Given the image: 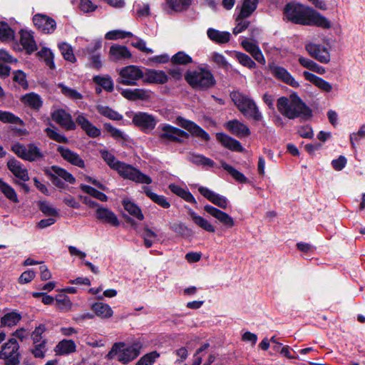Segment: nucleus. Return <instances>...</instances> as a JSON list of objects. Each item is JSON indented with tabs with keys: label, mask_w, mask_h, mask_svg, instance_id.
Wrapping results in <instances>:
<instances>
[{
	"label": "nucleus",
	"mask_w": 365,
	"mask_h": 365,
	"mask_svg": "<svg viewBox=\"0 0 365 365\" xmlns=\"http://www.w3.org/2000/svg\"><path fill=\"white\" fill-rule=\"evenodd\" d=\"M58 48L64 59L73 63L76 61L72 46L66 42L58 43Z\"/></svg>",
	"instance_id": "46"
},
{
	"label": "nucleus",
	"mask_w": 365,
	"mask_h": 365,
	"mask_svg": "<svg viewBox=\"0 0 365 365\" xmlns=\"http://www.w3.org/2000/svg\"><path fill=\"white\" fill-rule=\"evenodd\" d=\"M45 131L51 139L58 143H66L68 141L65 135L58 133L55 129L47 128Z\"/></svg>",
	"instance_id": "62"
},
{
	"label": "nucleus",
	"mask_w": 365,
	"mask_h": 365,
	"mask_svg": "<svg viewBox=\"0 0 365 365\" xmlns=\"http://www.w3.org/2000/svg\"><path fill=\"white\" fill-rule=\"evenodd\" d=\"M105 129L110 134V135L115 140H125L126 135L124 134L120 130L113 127L110 123L104 124Z\"/></svg>",
	"instance_id": "59"
},
{
	"label": "nucleus",
	"mask_w": 365,
	"mask_h": 365,
	"mask_svg": "<svg viewBox=\"0 0 365 365\" xmlns=\"http://www.w3.org/2000/svg\"><path fill=\"white\" fill-rule=\"evenodd\" d=\"M365 138V125H363L360 127L357 133L350 134V143L352 148H356V142Z\"/></svg>",
	"instance_id": "61"
},
{
	"label": "nucleus",
	"mask_w": 365,
	"mask_h": 365,
	"mask_svg": "<svg viewBox=\"0 0 365 365\" xmlns=\"http://www.w3.org/2000/svg\"><path fill=\"white\" fill-rule=\"evenodd\" d=\"M303 76L304 77V78L307 81L313 83L316 87H317L322 92L330 93L333 90V86L329 82L324 80L323 78H322L309 71H304Z\"/></svg>",
	"instance_id": "26"
},
{
	"label": "nucleus",
	"mask_w": 365,
	"mask_h": 365,
	"mask_svg": "<svg viewBox=\"0 0 365 365\" xmlns=\"http://www.w3.org/2000/svg\"><path fill=\"white\" fill-rule=\"evenodd\" d=\"M23 103L33 109H39L43 103L41 98L38 94L30 93L22 97Z\"/></svg>",
	"instance_id": "38"
},
{
	"label": "nucleus",
	"mask_w": 365,
	"mask_h": 365,
	"mask_svg": "<svg viewBox=\"0 0 365 365\" xmlns=\"http://www.w3.org/2000/svg\"><path fill=\"white\" fill-rule=\"evenodd\" d=\"M20 36L21 44L28 53H31L37 50V46L32 33L28 31H21Z\"/></svg>",
	"instance_id": "31"
},
{
	"label": "nucleus",
	"mask_w": 365,
	"mask_h": 365,
	"mask_svg": "<svg viewBox=\"0 0 365 365\" xmlns=\"http://www.w3.org/2000/svg\"><path fill=\"white\" fill-rule=\"evenodd\" d=\"M58 87L61 88L62 93L71 99L80 100L83 98V96L79 92L72 88L62 83H60Z\"/></svg>",
	"instance_id": "54"
},
{
	"label": "nucleus",
	"mask_w": 365,
	"mask_h": 365,
	"mask_svg": "<svg viewBox=\"0 0 365 365\" xmlns=\"http://www.w3.org/2000/svg\"><path fill=\"white\" fill-rule=\"evenodd\" d=\"M133 122L136 126L146 131L153 130L155 127L158 120L153 115L138 112L134 115Z\"/></svg>",
	"instance_id": "15"
},
{
	"label": "nucleus",
	"mask_w": 365,
	"mask_h": 365,
	"mask_svg": "<svg viewBox=\"0 0 365 365\" xmlns=\"http://www.w3.org/2000/svg\"><path fill=\"white\" fill-rule=\"evenodd\" d=\"M160 356L159 352L153 351L141 356L135 365H153Z\"/></svg>",
	"instance_id": "47"
},
{
	"label": "nucleus",
	"mask_w": 365,
	"mask_h": 365,
	"mask_svg": "<svg viewBox=\"0 0 365 365\" xmlns=\"http://www.w3.org/2000/svg\"><path fill=\"white\" fill-rule=\"evenodd\" d=\"M169 6L175 11L186 9L191 4V0H167Z\"/></svg>",
	"instance_id": "56"
},
{
	"label": "nucleus",
	"mask_w": 365,
	"mask_h": 365,
	"mask_svg": "<svg viewBox=\"0 0 365 365\" xmlns=\"http://www.w3.org/2000/svg\"><path fill=\"white\" fill-rule=\"evenodd\" d=\"M143 191L145 194L152 200L155 203L158 204L163 208H168L170 206V202L168 201L166 197L163 195H159L153 192L150 187L145 186L143 187Z\"/></svg>",
	"instance_id": "37"
},
{
	"label": "nucleus",
	"mask_w": 365,
	"mask_h": 365,
	"mask_svg": "<svg viewBox=\"0 0 365 365\" xmlns=\"http://www.w3.org/2000/svg\"><path fill=\"white\" fill-rule=\"evenodd\" d=\"M207 35L210 40L218 44L227 43L231 36L228 31H221L212 28L207 29Z\"/></svg>",
	"instance_id": "32"
},
{
	"label": "nucleus",
	"mask_w": 365,
	"mask_h": 365,
	"mask_svg": "<svg viewBox=\"0 0 365 365\" xmlns=\"http://www.w3.org/2000/svg\"><path fill=\"white\" fill-rule=\"evenodd\" d=\"M187 82L196 90H206L215 83L212 73L207 69L198 68L186 73Z\"/></svg>",
	"instance_id": "5"
},
{
	"label": "nucleus",
	"mask_w": 365,
	"mask_h": 365,
	"mask_svg": "<svg viewBox=\"0 0 365 365\" xmlns=\"http://www.w3.org/2000/svg\"><path fill=\"white\" fill-rule=\"evenodd\" d=\"M0 192L11 202H19L17 194L14 189L1 179H0Z\"/></svg>",
	"instance_id": "41"
},
{
	"label": "nucleus",
	"mask_w": 365,
	"mask_h": 365,
	"mask_svg": "<svg viewBox=\"0 0 365 365\" xmlns=\"http://www.w3.org/2000/svg\"><path fill=\"white\" fill-rule=\"evenodd\" d=\"M271 73L277 79L291 86L294 88H298L299 83L294 78L291 73L284 67L277 66L274 63L269 65Z\"/></svg>",
	"instance_id": "16"
},
{
	"label": "nucleus",
	"mask_w": 365,
	"mask_h": 365,
	"mask_svg": "<svg viewBox=\"0 0 365 365\" xmlns=\"http://www.w3.org/2000/svg\"><path fill=\"white\" fill-rule=\"evenodd\" d=\"M278 111L289 119H294L306 113L307 107L296 94L287 97H280L277 100Z\"/></svg>",
	"instance_id": "3"
},
{
	"label": "nucleus",
	"mask_w": 365,
	"mask_h": 365,
	"mask_svg": "<svg viewBox=\"0 0 365 365\" xmlns=\"http://www.w3.org/2000/svg\"><path fill=\"white\" fill-rule=\"evenodd\" d=\"M216 137L224 147L232 151L241 152L243 150L240 143L227 135L220 133H217Z\"/></svg>",
	"instance_id": "30"
},
{
	"label": "nucleus",
	"mask_w": 365,
	"mask_h": 365,
	"mask_svg": "<svg viewBox=\"0 0 365 365\" xmlns=\"http://www.w3.org/2000/svg\"><path fill=\"white\" fill-rule=\"evenodd\" d=\"M170 229L177 235L182 237H188L192 235V231L182 222L170 224Z\"/></svg>",
	"instance_id": "43"
},
{
	"label": "nucleus",
	"mask_w": 365,
	"mask_h": 365,
	"mask_svg": "<svg viewBox=\"0 0 365 365\" xmlns=\"http://www.w3.org/2000/svg\"><path fill=\"white\" fill-rule=\"evenodd\" d=\"M284 14L289 21L295 24L316 26L322 29L331 27V23L325 16L302 4H288L284 8Z\"/></svg>",
	"instance_id": "1"
},
{
	"label": "nucleus",
	"mask_w": 365,
	"mask_h": 365,
	"mask_svg": "<svg viewBox=\"0 0 365 365\" xmlns=\"http://www.w3.org/2000/svg\"><path fill=\"white\" fill-rule=\"evenodd\" d=\"M12 150L19 158L29 162L37 161L44 158V154L34 143L23 145L17 143L12 145Z\"/></svg>",
	"instance_id": "7"
},
{
	"label": "nucleus",
	"mask_w": 365,
	"mask_h": 365,
	"mask_svg": "<svg viewBox=\"0 0 365 365\" xmlns=\"http://www.w3.org/2000/svg\"><path fill=\"white\" fill-rule=\"evenodd\" d=\"M76 350V343L73 340L63 339L56 345L55 351L58 355H68Z\"/></svg>",
	"instance_id": "35"
},
{
	"label": "nucleus",
	"mask_w": 365,
	"mask_h": 365,
	"mask_svg": "<svg viewBox=\"0 0 365 365\" xmlns=\"http://www.w3.org/2000/svg\"><path fill=\"white\" fill-rule=\"evenodd\" d=\"M38 56L45 61L50 68L53 69L54 68L53 54L49 48H43L38 51Z\"/></svg>",
	"instance_id": "53"
},
{
	"label": "nucleus",
	"mask_w": 365,
	"mask_h": 365,
	"mask_svg": "<svg viewBox=\"0 0 365 365\" xmlns=\"http://www.w3.org/2000/svg\"><path fill=\"white\" fill-rule=\"evenodd\" d=\"M158 137L165 141L180 142L181 138H187V133L169 124L163 123L158 128Z\"/></svg>",
	"instance_id": "10"
},
{
	"label": "nucleus",
	"mask_w": 365,
	"mask_h": 365,
	"mask_svg": "<svg viewBox=\"0 0 365 365\" xmlns=\"http://www.w3.org/2000/svg\"><path fill=\"white\" fill-rule=\"evenodd\" d=\"M19 346L15 339H11L5 343L0 351V359L6 365H16L19 362Z\"/></svg>",
	"instance_id": "9"
},
{
	"label": "nucleus",
	"mask_w": 365,
	"mask_h": 365,
	"mask_svg": "<svg viewBox=\"0 0 365 365\" xmlns=\"http://www.w3.org/2000/svg\"><path fill=\"white\" fill-rule=\"evenodd\" d=\"M225 128L238 138L248 136L250 134L249 128L237 120H232L226 123Z\"/></svg>",
	"instance_id": "27"
},
{
	"label": "nucleus",
	"mask_w": 365,
	"mask_h": 365,
	"mask_svg": "<svg viewBox=\"0 0 365 365\" xmlns=\"http://www.w3.org/2000/svg\"><path fill=\"white\" fill-rule=\"evenodd\" d=\"M204 210L228 228L235 225L234 220L230 215L212 205H206Z\"/></svg>",
	"instance_id": "19"
},
{
	"label": "nucleus",
	"mask_w": 365,
	"mask_h": 365,
	"mask_svg": "<svg viewBox=\"0 0 365 365\" xmlns=\"http://www.w3.org/2000/svg\"><path fill=\"white\" fill-rule=\"evenodd\" d=\"M52 119L66 130L76 129V123L69 113L63 109H57L52 113Z\"/></svg>",
	"instance_id": "20"
},
{
	"label": "nucleus",
	"mask_w": 365,
	"mask_h": 365,
	"mask_svg": "<svg viewBox=\"0 0 365 365\" xmlns=\"http://www.w3.org/2000/svg\"><path fill=\"white\" fill-rule=\"evenodd\" d=\"M91 309L97 317L101 319H109L113 315L110 306L103 302L93 303L91 305Z\"/></svg>",
	"instance_id": "33"
},
{
	"label": "nucleus",
	"mask_w": 365,
	"mask_h": 365,
	"mask_svg": "<svg viewBox=\"0 0 365 365\" xmlns=\"http://www.w3.org/2000/svg\"><path fill=\"white\" fill-rule=\"evenodd\" d=\"M101 155L106 164L113 170H117L122 162L118 160L110 152L106 150H100Z\"/></svg>",
	"instance_id": "45"
},
{
	"label": "nucleus",
	"mask_w": 365,
	"mask_h": 365,
	"mask_svg": "<svg viewBox=\"0 0 365 365\" xmlns=\"http://www.w3.org/2000/svg\"><path fill=\"white\" fill-rule=\"evenodd\" d=\"M97 218L103 222L110 224L113 226L119 225L116 215L108 209L99 207L96 211Z\"/></svg>",
	"instance_id": "34"
},
{
	"label": "nucleus",
	"mask_w": 365,
	"mask_h": 365,
	"mask_svg": "<svg viewBox=\"0 0 365 365\" xmlns=\"http://www.w3.org/2000/svg\"><path fill=\"white\" fill-rule=\"evenodd\" d=\"M9 170L12 174L22 182H26L29 180L28 170L16 159H11L7 163Z\"/></svg>",
	"instance_id": "21"
},
{
	"label": "nucleus",
	"mask_w": 365,
	"mask_h": 365,
	"mask_svg": "<svg viewBox=\"0 0 365 365\" xmlns=\"http://www.w3.org/2000/svg\"><path fill=\"white\" fill-rule=\"evenodd\" d=\"M241 45L243 48L259 63L264 65L266 63L265 58L259 49V46L248 40H243L241 42Z\"/></svg>",
	"instance_id": "29"
},
{
	"label": "nucleus",
	"mask_w": 365,
	"mask_h": 365,
	"mask_svg": "<svg viewBox=\"0 0 365 365\" xmlns=\"http://www.w3.org/2000/svg\"><path fill=\"white\" fill-rule=\"evenodd\" d=\"M76 121L89 137L97 138L101 135V130L91 123L83 113H78Z\"/></svg>",
	"instance_id": "23"
},
{
	"label": "nucleus",
	"mask_w": 365,
	"mask_h": 365,
	"mask_svg": "<svg viewBox=\"0 0 365 365\" xmlns=\"http://www.w3.org/2000/svg\"><path fill=\"white\" fill-rule=\"evenodd\" d=\"M142 349V344L140 341L134 342L130 346H126L123 342L115 343L111 350L108 353L107 358L109 359L116 358L123 364H128L137 358Z\"/></svg>",
	"instance_id": "4"
},
{
	"label": "nucleus",
	"mask_w": 365,
	"mask_h": 365,
	"mask_svg": "<svg viewBox=\"0 0 365 365\" xmlns=\"http://www.w3.org/2000/svg\"><path fill=\"white\" fill-rule=\"evenodd\" d=\"M21 319V314L16 312L6 313L1 318V327L15 326Z\"/></svg>",
	"instance_id": "42"
},
{
	"label": "nucleus",
	"mask_w": 365,
	"mask_h": 365,
	"mask_svg": "<svg viewBox=\"0 0 365 365\" xmlns=\"http://www.w3.org/2000/svg\"><path fill=\"white\" fill-rule=\"evenodd\" d=\"M222 168L226 170L232 177L240 183H246L247 178L240 171L224 161L221 162Z\"/></svg>",
	"instance_id": "44"
},
{
	"label": "nucleus",
	"mask_w": 365,
	"mask_h": 365,
	"mask_svg": "<svg viewBox=\"0 0 365 365\" xmlns=\"http://www.w3.org/2000/svg\"><path fill=\"white\" fill-rule=\"evenodd\" d=\"M34 348L31 350L36 358H43L46 351V342L34 343Z\"/></svg>",
	"instance_id": "64"
},
{
	"label": "nucleus",
	"mask_w": 365,
	"mask_h": 365,
	"mask_svg": "<svg viewBox=\"0 0 365 365\" xmlns=\"http://www.w3.org/2000/svg\"><path fill=\"white\" fill-rule=\"evenodd\" d=\"M117 83L127 86H135L139 80L143 79L144 71L135 65L126 66L118 70Z\"/></svg>",
	"instance_id": "6"
},
{
	"label": "nucleus",
	"mask_w": 365,
	"mask_h": 365,
	"mask_svg": "<svg viewBox=\"0 0 365 365\" xmlns=\"http://www.w3.org/2000/svg\"><path fill=\"white\" fill-rule=\"evenodd\" d=\"M199 192L214 205L220 208L226 209L229 205V200L223 195L217 194L207 187L200 186Z\"/></svg>",
	"instance_id": "18"
},
{
	"label": "nucleus",
	"mask_w": 365,
	"mask_h": 365,
	"mask_svg": "<svg viewBox=\"0 0 365 365\" xmlns=\"http://www.w3.org/2000/svg\"><path fill=\"white\" fill-rule=\"evenodd\" d=\"M57 150L61 154V157L71 164L82 168L85 167L83 160L76 153L63 146H58Z\"/></svg>",
	"instance_id": "28"
},
{
	"label": "nucleus",
	"mask_w": 365,
	"mask_h": 365,
	"mask_svg": "<svg viewBox=\"0 0 365 365\" xmlns=\"http://www.w3.org/2000/svg\"><path fill=\"white\" fill-rule=\"evenodd\" d=\"M305 49L308 53L318 61L322 63H327L330 61V54L324 46L313 43H307Z\"/></svg>",
	"instance_id": "14"
},
{
	"label": "nucleus",
	"mask_w": 365,
	"mask_h": 365,
	"mask_svg": "<svg viewBox=\"0 0 365 365\" xmlns=\"http://www.w3.org/2000/svg\"><path fill=\"white\" fill-rule=\"evenodd\" d=\"M122 204L125 210L128 211L129 214L136 217L139 220H143L144 216L140 209L130 200L128 198L124 199L122 202Z\"/></svg>",
	"instance_id": "40"
},
{
	"label": "nucleus",
	"mask_w": 365,
	"mask_h": 365,
	"mask_svg": "<svg viewBox=\"0 0 365 365\" xmlns=\"http://www.w3.org/2000/svg\"><path fill=\"white\" fill-rule=\"evenodd\" d=\"M81 189L84 192L90 195L91 196H92L102 202H106L108 200L107 196L104 193L96 190L95 188H93L89 185H81Z\"/></svg>",
	"instance_id": "52"
},
{
	"label": "nucleus",
	"mask_w": 365,
	"mask_h": 365,
	"mask_svg": "<svg viewBox=\"0 0 365 365\" xmlns=\"http://www.w3.org/2000/svg\"><path fill=\"white\" fill-rule=\"evenodd\" d=\"M0 121L7 123H19L21 120L10 112L0 110Z\"/></svg>",
	"instance_id": "60"
},
{
	"label": "nucleus",
	"mask_w": 365,
	"mask_h": 365,
	"mask_svg": "<svg viewBox=\"0 0 365 365\" xmlns=\"http://www.w3.org/2000/svg\"><path fill=\"white\" fill-rule=\"evenodd\" d=\"M175 64L185 65L192 62V58L183 51H179L171 58Z\"/></svg>",
	"instance_id": "57"
},
{
	"label": "nucleus",
	"mask_w": 365,
	"mask_h": 365,
	"mask_svg": "<svg viewBox=\"0 0 365 365\" xmlns=\"http://www.w3.org/2000/svg\"><path fill=\"white\" fill-rule=\"evenodd\" d=\"M14 38V31L5 22L0 23V40L9 41Z\"/></svg>",
	"instance_id": "49"
},
{
	"label": "nucleus",
	"mask_w": 365,
	"mask_h": 365,
	"mask_svg": "<svg viewBox=\"0 0 365 365\" xmlns=\"http://www.w3.org/2000/svg\"><path fill=\"white\" fill-rule=\"evenodd\" d=\"M56 307L64 312L71 310L73 304L69 297L64 294H59L56 299Z\"/></svg>",
	"instance_id": "51"
},
{
	"label": "nucleus",
	"mask_w": 365,
	"mask_h": 365,
	"mask_svg": "<svg viewBox=\"0 0 365 365\" xmlns=\"http://www.w3.org/2000/svg\"><path fill=\"white\" fill-rule=\"evenodd\" d=\"M76 121L89 137L97 138L101 135V130L91 123L83 113H78Z\"/></svg>",
	"instance_id": "22"
},
{
	"label": "nucleus",
	"mask_w": 365,
	"mask_h": 365,
	"mask_svg": "<svg viewBox=\"0 0 365 365\" xmlns=\"http://www.w3.org/2000/svg\"><path fill=\"white\" fill-rule=\"evenodd\" d=\"M188 215L190 217V220L197 227L201 228L202 230L213 233L216 231V227L213 225L211 222L205 219V217L199 215L192 210L190 209L188 211Z\"/></svg>",
	"instance_id": "25"
},
{
	"label": "nucleus",
	"mask_w": 365,
	"mask_h": 365,
	"mask_svg": "<svg viewBox=\"0 0 365 365\" xmlns=\"http://www.w3.org/2000/svg\"><path fill=\"white\" fill-rule=\"evenodd\" d=\"M230 98L238 110L245 117L255 121H262V114L250 96L240 91H233L230 93Z\"/></svg>",
	"instance_id": "2"
},
{
	"label": "nucleus",
	"mask_w": 365,
	"mask_h": 365,
	"mask_svg": "<svg viewBox=\"0 0 365 365\" xmlns=\"http://www.w3.org/2000/svg\"><path fill=\"white\" fill-rule=\"evenodd\" d=\"M46 174L50 177L52 182L55 185L61 188L64 186V183L60 180L61 178L71 184L74 183L76 181L71 173L67 172L65 169L56 165L46 169Z\"/></svg>",
	"instance_id": "11"
},
{
	"label": "nucleus",
	"mask_w": 365,
	"mask_h": 365,
	"mask_svg": "<svg viewBox=\"0 0 365 365\" xmlns=\"http://www.w3.org/2000/svg\"><path fill=\"white\" fill-rule=\"evenodd\" d=\"M132 53L125 46L120 44H113L110 47L108 58L111 62H120L130 59Z\"/></svg>",
	"instance_id": "17"
},
{
	"label": "nucleus",
	"mask_w": 365,
	"mask_h": 365,
	"mask_svg": "<svg viewBox=\"0 0 365 365\" xmlns=\"http://www.w3.org/2000/svg\"><path fill=\"white\" fill-rule=\"evenodd\" d=\"M35 27L46 34H53L56 29V22L51 16L44 14H36L33 16Z\"/></svg>",
	"instance_id": "12"
},
{
	"label": "nucleus",
	"mask_w": 365,
	"mask_h": 365,
	"mask_svg": "<svg viewBox=\"0 0 365 365\" xmlns=\"http://www.w3.org/2000/svg\"><path fill=\"white\" fill-rule=\"evenodd\" d=\"M45 131L51 139L58 143H66L68 141L65 135L58 133L55 129L47 128Z\"/></svg>",
	"instance_id": "63"
},
{
	"label": "nucleus",
	"mask_w": 365,
	"mask_h": 365,
	"mask_svg": "<svg viewBox=\"0 0 365 365\" xmlns=\"http://www.w3.org/2000/svg\"><path fill=\"white\" fill-rule=\"evenodd\" d=\"M97 110L101 115L111 120H121L123 118L122 115L119 114L118 112L112 110L111 108L107 106H98L97 107Z\"/></svg>",
	"instance_id": "48"
},
{
	"label": "nucleus",
	"mask_w": 365,
	"mask_h": 365,
	"mask_svg": "<svg viewBox=\"0 0 365 365\" xmlns=\"http://www.w3.org/2000/svg\"><path fill=\"white\" fill-rule=\"evenodd\" d=\"M234 57L238 61V62L243 66L247 67L248 68H254L256 66V63L252 58L243 53L235 51L234 53Z\"/></svg>",
	"instance_id": "50"
},
{
	"label": "nucleus",
	"mask_w": 365,
	"mask_h": 365,
	"mask_svg": "<svg viewBox=\"0 0 365 365\" xmlns=\"http://www.w3.org/2000/svg\"><path fill=\"white\" fill-rule=\"evenodd\" d=\"M142 236L144 245L147 248L152 247L157 239V234L148 227L144 229Z\"/></svg>",
	"instance_id": "55"
},
{
	"label": "nucleus",
	"mask_w": 365,
	"mask_h": 365,
	"mask_svg": "<svg viewBox=\"0 0 365 365\" xmlns=\"http://www.w3.org/2000/svg\"><path fill=\"white\" fill-rule=\"evenodd\" d=\"M175 123L187 130L192 135L200 138L205 141H207L210 139L208 133L193 121L185 119L181 116H178L175 120Z\"/></svg>",
	"instance_id": "13"
},
{
	"label": "nucleus",
	"mask_w": 365,
	"mask_h": 365,
	"mask_svg": "<svg viewBox=\"0 0 365 365\" xmlns=\"http://www.w3.org/2000/svg\"><path fill=\"white\" fill-rule=\"evenodd\" d=\"M128 36H133L132 33L122 30H113L107 32L106 34L105 38L109 40H117Z\"/></svg>",
	"instance_id": "58"
},
{
	"label": "nucleus",
	"mask_w": 365,
	"mask_h": 365,
	"mask_svg": "<svg viewBox=\"0 0 365 365\" xmlns=\"http://www.w3.org/2000/svg\"><path fill=\"white\" fill-rule=\"evenodd\" d=\"M116 172L124 179L130 180L137 183L150 184L152 179L147 175L141 173L138 169L125 163H120Z\"/></svg>",
	"instance_id": "8"
},
{
	"label": "nucleus",
	"mask_w": 365,
	"mask_h": 365,
	"mask_svg": "<svg viewBox=\"0 0 365 365\" xmlns=\"http://www.w3.org/2000/svg\"><path fill=\"white\" fill-rule=\"evenodd\" d=\"M259 0H242L239 19L247 18L256 10Z\"/></svg>",
	"instance_id": "36"
},
{
	"label": "nucleus",
	"mask_w": 365,
	"mask_h": 365,
	"mask_svg": "<svg viewBox=\"0 0 365 365\" xmlns=\"http://www.w3.org/2000/svg\"><path fill=\"white\" fill-rule=\"evenodd\" d=\"M143 79L146 83L163 84L168 81V77L163 71L146 69Z\"/></svg>",
	"instance_id": "24"
},
{
	"label": "nucleus",
	"mask_w": 365,
	"mask_h": 365,
	"mask_svg": "<svg viewBox=\"0 0 365 365\" xmlns=\"http://www.w3.org/2000/svg\"><path fill=\"white\" fill-rule=\"evenodd\" d=\"M93 81L108 92H112L114 89L113 81L109 75L95 76Z\"/></svg>",
	"instance_id": "39"
}]
</instances>
